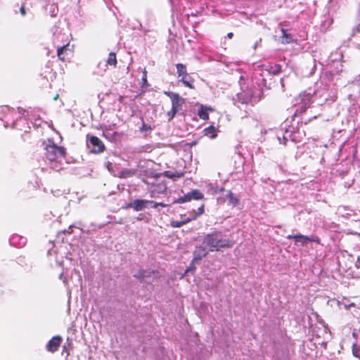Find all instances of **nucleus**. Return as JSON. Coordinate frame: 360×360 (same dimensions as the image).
<instances>
[{
  "instance_id": "obj_1",
  "label": "nucleus",
  "mask_w": 360,
  "mask_h": 360,
  "mask_svg": "<svg viewBox=\"0 0 360 360\" xmlns=\"http://www.w3.org/2000/svg\"><path fill=\"white\" fill-rule=\"evenodd\" d=\"M202 243L210 252L219 251L221 248H230L233 245V243L224 238L222 233L219 231L207 234L204 237Z\"/></svg>"
},
{
  "instance_id": "obj_2",
  "label": "nucleus",
  "mask_w": 360,
  "mask_h": 360,
  "mask_svg": "<svg viewBox=\"0 0 360 360\" xmlns=\"http://www.w3.org/2000/svg\"><path fill=\"white\" fill-rule=\"evenodd\" d=\"M45 150L46 157L51 162L60 161L65 155V148L63 146H58L53 143L47 145Z\"/></svg>"
},
{
  "instance_id": "obj_3",
  "label": "nucleus",
  "mask_w": 360,
  "mask_h": 360,
  "mask_svg": "<svg viewBox=\"0 0 360 360\" xmlns=\"http://www.w3.org/2000/svg\"><path fill=\"white\" fill-rule=\"evenodd\" d=\"M315 102V99L312 94V89H309L308 91H303L296 98L295 105H298L296 112H303L309 107L311 103Z\"/></svg>"
},
{
  "instance_id": "obj_4",
  "label": "nucleus",
  "mask_w": 360,
  "mask_h": 360,
  "mask_svg": "<svg viewBox=\"0 0 360 360\" xmlns=\"http://www.w3.org/2000/svg\"><path fill=\"white\" fill-rule=\"evenodd\" d=\"M303 131L299 129L295 130L294 127H289L285 129L284 132H282V137L283 140V144L286 143L288 140H290L292 142L298 143L302 141Z\"/></svg>"
},
{
  "instance_id": "obj_5",
  "label": "nucleus",
  "mask_w": 360,
  "mask_h": 360,
  "mask_svg": "<svg viewBox=\"0 0 360 360\" xmlns=\"http://www.w3.org/2000/svg\"><path fill=\"white\" fill-rule=\"evenodd\" d=\"M87 146L91 148L92 153L98 154L105 150V145L97 136H91L87 140Z\"/></svg>"
},
{
  "instance_id": "obj_6",
  "label": "nucleus",
  "mask_w": 360,
  "mask_h": 360,
  "mask_svg": "<svg viewBox=\"0 0 360 360\" xmlns=\"http://www.w3.org/2000/svg\"><path fill=\"white\" fill-rule=\"evenodd\" d=\"M153 200L136 199L128 203L125 208H132L136 212L142 211L148 207L152 204Z\"/></svg>"
},
{
  "instance_id": "obj_7",
  "label": "nucleus",
  "mask_w": 360,
  "mask_h": 360,
  "mask_svg": "<svg viewBox=\"0 0 360 360\" xmlns=\"http://www.w3.org/2000/svg\"><path fill=\"white\" fill-rule=\"evenodd\" d=\"M288 239H295V245L300 244L302 246L307 244L309 242L314 241L316 243L320 242V239L317 237H314V236H307L302 234H296V235H288L286 237Z\"/></svg>"
},
{
  "instance_id": "obj_8",
  "label": "nucleus",
  "mask_w": 360,
  "mask_h": 360,
  "mask_svg": "<svg viewBox=\"0 0 360 360\" xmlns=\"http://www.w3.org/2000/svg\"><path fill=\"white\" fill-rule=\"evenodd\" d=\"M167 95L170 97L172 100V117L176 115V113L181 110V107L184 103V99L181 97L178 94L176 93H169Z\"/></svg>"
},
{
  "instance_id": "obj_9",
  "label": "nucleus",
  "mask_w": 360,
  "mask_h": 360,
  "mask_svg": "<svg viewBox=\"0 0 360 360\" xmlns=\"http://www.w3.org/2000/svg\"><path fill=\"white\" fill-rule=\"evenodd\" d=\"M154 273V271L140 269L134 274V276L141 282L150 283L152 282L151 277Z\"/></svg>"
},
{
  "instance_id": "obj_10",
  "label": "nucleus",
  "mask_w": 360,
  "mask_h": 360,
  "mask_svg": "<svg viewBox=\"0 0 360 360\" xmlns=\"http://www.w3.org/2000/svg\"><path fill=\"white\" fill-rule=\"evenodd\" d=\"M209 251L210 250H208V248H207V247L205 245H204L203 243L202 242V244L200 246L196 247V248L193 252V255H194L193 259L194 260L201 259L202 257H205L207 255Z\"/></svg>"
},
{
  "instance_id": "obj_11",
  "label": "nucleus",
  "mask_w": 360,
  "mask_h": 360,
  "mask_svg": "<svg viewBox=\"0 0 360 360\" xmlns=\"http://www.w3.org/2000/svg\"><path fill=\"white\" fill-rule=\"evenodd\" d=\"M62 340V338L60 336L53 337L51 340H50L46 345V349L48 351L54 352H56Z\"/></svg>"
},
{
  "instance_id": "obj_12",
  "label": "nucleus",
  "mask_w": 360,
  "mask_h": 360,
  "mask_svg": "<svg viewBox=\"0 0 360 360\" xmlns=\"http://www.w3.org/2000/svg\"><path fill=\"white\" fill-rule=\"evenodd\" d=\"M9 243L13 246L20 248L25 245L26 238L18 235H13L10 238Z\"/></svg>"
},
{
  "instance_id": "obj_13",
  "label": "nucleus",
  "mask_w": 360,
  "mask_h": 360,
  "mask_svg": "<svg viewBox=\"0 0 360 360\" xmlns=\"http://www.w3.org/2000/svg\"><path fill=\"white\" fill-rule=\"evenodd\" d=\"M262 68L270 75H278L281 72V66L279 64H269L268 65H262Z\"/></svg>"
},
{
  "instance_id": "obj_14",
  "label": "nucleus",
  "mask_w": 360,
  "mask_h": 360,
  "mask_svg": "<svg viewBox=\"0 0 360 360\" xmlns=\"http://www.w3.org/2000/svg\"><path fill=\"white\" fill-rule=\"evenodd\" d=\"M312 94L315 99V101H316L318 97L320 98H323V101H326L328 99L327 91L325 89V87L322 89H318L316 90H312Z\"/></svg>"
},
{
  "instance_id": "obj_15",
  "label": "nucleus",
  "mask_w": 360,
  "mask_h": 360,
  "mask_svg": "<svg viewBox=\"0 0 360 360\" xmlns=\"http://www.w3.org/2000/svg\"><path fill=\"white\" fill-rule=\"evenodd\" d=\"M179 82H181L185 86L188 87L190 89H193V82L194 79L191 77L189 74H187L179 78Z\"/></svg>"
},
{
  "instance_id": "obj_16",
  "label": "nucleus",
  "mask_w": 360,
  "mask_h": 360,
  "mask_svg": "<svg viewBox=\"0 0 360 360\" xmlns=\"http://www.w3.org/2000/svg\"><path fill=\"white\" fill-rule=\"evenodd\" d=\"M338 306L340 308H345V309H349L352 307H354L355 304L351 302L347 298H342L341 300L338 301Z\"/></svg>"
},
{
  "instance_id": "obj_17",
  "label": "nucleus",
  "mask_w": 360,
  "mask_h": 360,
  "mask_svg": "<svg viewBox=\"0 0 360 360\" xmlns=\"http://www.w3.org/2000/svg\"><path fill=\"white\" fill-rule=\"evenodd\" d=\"M282 32V43L289 44L294 41L293 37L291 34L288 33L287 30L284 28L281 29Z\"/></svg>"
},
{
  "instance_id": "obj_18",
  "label": "nucleus",
  "mask_w": 360,
  "mask_h": 360,
  "mask_svg": "<svg viewBox=\"0 0 360 360\" xmlns=\"http://www.w3.org/2000/svg\"><path fill=\"white\" fill-rule=\"evenodd\" d=\"M176 73L178 75V78H180V77L188 74L187 72L186 67L185 65H184L182 63H177L176 65Z\"/></svg>"
},
{
  "instance_id": "obj_19",
  "label": "nucleus",
  "mask_w": 360,
  "mask_h": 360,
  "mask_svg": "<svg viewBox=\"0 0 360 360\" xmlns=\"http://www.w3.org/2000/svg\"><path fill=\"white\" fill-rule=\"evenodd\" d=\"M190 200H200L203 198V194L199 190H193L191 192L188 193Z\"/></svg>"
},
{
  "instance_id": "obj_20",
  "label": "nucleus",
  "mask_w": 360,
  "mask_h": 360,
  "mask_svg": "<svg viewBox=\"0 0 360 360\" xmlns=\"http://www.w3.org/2000/svg\"><path fill=\"white\" fill-rule=\"evenodd\" d=\"M107 65H112L113 67H115L117 65V58L116 55L114 52H110L109 53L108 60H107Z\"/></svg>"
},
{
  "instance_id": "obj_21",
  "label": "nucleus",
  "mask_w": 360,
  "mask_h": 360,
  "mask_svg": "<svg viewBox=\"0 0 360 360\" xmlns=\"http://www.w3.org/2000/svg\"><path fill=\"white\" fill-rule=\"evenodd\" d=\"M205 134L211 139H214L217 136L215 134V127L213 126H210L204 129Z\"/></svg>"
},
{
  "instance_id": "obj_22",
  "label": "nucleus",
  "mask_w": 360,
  "mask_h": 360,
  "mask_svg": "<svg viewBox=\"0 0 360 360\" xmlns=\"http://www.w3.org/2000/svg\"><path fill=\"white\" fill-rule=\"evenodd\" d=\"M352 35L356 38V44L360 49V24L353 30Z\"/></svg>"
},
{
  "instance_id": "obj_23",
  "label": "nucleus",
  "mask_w": 360,
  "mask_h": 360,
  "mask_svg": "<svg viewBox=\"0 0 360 360\" xmlns=\"http://www.w3.org/2000/svg\"><path fill=\"white\" fill-rule=\"evenodd\" d=\"M165 176L169 178V179H174L176 178H180L183 176V173L182 172H172L170 171H166L165 172Z\"/></svg>"
},
{
  "instance_id": "obj_24",
  "label": "nucleus",
  "mask_w": 360,
  "mask_h": 360,
  "mask_svg": "<svg viewBox=\"0 0 360 360\" xmlns=\"http://www.w3.org/2000/svg\"><path fill=\"white\" fill-rule=\"evenodd\" d=\"M198 115L199 117L202 119V120H207L209 118V115H208V112L207 111V109L205 108H204L203 106H202L199 110H198Z\"/></svg>"
},
{
  "instance_id": "obj_25",
  "label": "nucleus",
  "mask_w": 360,
  "mask_h": 360,
  "mask_svg": "<svg viewBox=\"0 0 360 360\" xmlns=\"http://www.w3.org/2000/svg\"><path fill=\"white\" fill-rule=\"evenodd\" d=\"M226 198L229 202L233 205H236L238 202V200L237 199V198L231 191H229V193L226 195Z\"/></svg>"
},
{
  "instance_id": "obj_26",
  "label": "nucleus",
  "mask_w": 360,
  "mask_h": 360,
  "mask_svg": "<svg viewBox=\"0 0 360 360\" xmlns=\"http://www.w3.org/2000/svg\"><path fill=\"white\" fill-rule=\"evenodd\" d=\"M134 174V172L130 169H124L120 172L119 177L126 179L132 176Z\"/></svg>"
},
{
  "instance_id": "obj_27",
  "label": "nucleus",
  "mask_w": 360,
  "mask_h": 360,
  "mask_svg": "<svg viewBox=\"0 0 360 360\" xmlns=\"http://www.w3.org/2000/svg\"><path fill=\"white\" fill-rule=\"evenodd\" d=\"M67 47H68V45H63V46L58 48L57 54H58V58L60 60H65V58L63 56V53L67 49Z\"/></svg>"
},
{
  "instance_id": "obj_28",
  "label": "nucleus",
  "mask_w": 360,
  "mask_h": 360,
  "mask_svg": "<svg viewBox=\"0 0 360 360\" xmlns=\"http://www.w3.org/2000/svg\"><path fill=\"white\" fill-rule=\"evenodd\" d=\"M190 201V198L188 197V193L184 195L182 197H180L174 200L173 203H184L186 202Z\"/></svg>"
},
{
  "instance_id": "obj_29",
  "label": "nucleus",
  "mask_w": 360,
  "mask_h": 360,
  "mask_svg": "<svg viewBox=\"0 0 360 360\" xmlns=\"http://www.w3.org/2000/svg\"><path fill=\"white\" fill-rule=\"evenodd\" d=\"M151 130H152V127H150V125L147 124L143 122L140 128V131L141 132H144V131H150Z\"/></svg>"
},
{
  "instance_id": "obj_30",
  "label": "nucleus",
  "mask_w": 360,
  "mask_h": 360,
  "mask_svg": "<svg viewBox=\"0 0 360 360\" xmlns=\"http://www.w3.org/2000/svg\"><path fill=\"white\" fill-rule=\"evenodd\" d=\"M184 225V222L181 221H172L171 226L173 228H180Z\"/></svg>"
},
{
  "instance_id": "obj_31",
  "label": "nucleus",
  "mask_w": 360,
  "mask_h": 360,
  "mask_svg": "<svg viewBox=\"0 0 360 360\" xmlns=\"http://www.w3.org/2000/svg\"><path fill=\"white\" fill-rule=\"evenodd\" d=\"M203 213H204V205H202L200 207H198V211L193 215L195 217V219H197L198 217L202 215Z\"/></svg>"
},
{
  "instance_id": "obj_32",
  "label": "nucleus",
  "mask_w": 360,
  "mask_h": 360,
  "mask_svg": "<svg viewBox=\"0 0 360 360\" xmlns=\"http://www.w3.org/2000/svg\"><path fill=\"white\" fill-rule=\"evenodd\" d=\"M351 83L354 85L360 86V73L353 79Z\"/></svg>"
},
{
  "instance_id": "obj_33",
  "label": "nucleus",
  "mask_w": 360,
  "mask_h": 360,
  "mask_svg": "<svg viewBox=\"0 0 360 360\" xmlns=\"http://www.w3.org/2000/svg\"><path fill=\"white\" fill-rule=\"evenodd\" d=\"M150 205L153 208H156L158 206H160V207H165L167 206V204H164L162 202H154V201H153V202H152V204H150Z\"/></svg>"
},
{
  "instance_id": "obj_34",
  "label": "nucleus",
  "mask_w": 360,
  "mask_h": 360,
  "mask_svg": "<svg viewBox=\"0 0 360 360\" xmlns=\"http://www.w3.org/2000/svg\"><path fill=\"white\" fill-rule=\"evenodd\" d=\"M195 219H196L194 215H193V217H185L181 221L184 222V224H186L193 220H195Z\"/></svg>"
},
{
  "instance_id": "obj_35",
  "label": "nucleus",
  "mask_w": 360,
  "mask_h": 360,
  "mask_svg": "<svg viewBox=\"0 0 360 360\" xmlns=\"http://www.w3.org/2000/svg\"><path fill=\"white\" fill-rule=\"evenodd\" d=\"M105 166L107 167V169H108L109 172H110L111 173H112V168H113V164L110 162H107L105 163Z\"/></svg>"
},
{
  "instance_id": "obj_36",
  "label": "nucleus",
  "mask_w": 360,
  "mask_h": 360,
  "mask_svg": "<svg viewBox=\"0 0 360 360\" xmlns=\"http://www.w3.org/2000/svg\"><path fill=\"white\" fill-rule=\"evenodd\" d=\"M352 351H353V354H354V355L355 356H356V357H358V358H359V359H360V354H359V353H358V351H357V349H356V345H354V346H353V349H352Z\"/></svg>"
},
{
  "instance_id": "obj_37",
  "label": "nucleus",
  "mask_w": 360,
  "mask_h": 360,
  "mask_svg": "<svg viewBox=\"0 0 360 360\" xmlns=\"http://www.w3.org/2000/svg\"><path fill=\"white\" fill-rule=\"evenodd\" d=\"M20 13L22 14V15H23V16H24V15H25V14H26V11H25V7H24L23 6H22L20 7Z\"/></svg>"
},
{
  "instance_id": "obj_38",
  "label": "nucleus",
  "mask_w": 360,
  "mask_h": 360,
  "mask_svg": "<svg viewBox=\"0 0 360 360\" xmlns=\"http://www.w3.org/2000/svg\"><path fill=\"white\" fill-rule=\"evenodd\" d=\"M142 80H143V82L144 83L147 82V80H146V70H144L143 72Z\"/></svg>"
},
{
  "instance_id": "obj_39",
  "label": "nucleus",
  "mask_w": 360,
  "mask_h": 360,
  "mask_svg": "<svg viewBox=\"0 0 360 360\" xmlns=\"http://www.w3.org/2000/svg\"><path fill=\"white\" fill-rule=\"evenodd\" d=\"M355 265L357 269H360V257H358Z\"/></svg>"
},
{
  "instance_id": "obj_40",
  "label": "nucleus",
  "mask_w": 360,
  "mask_h": 360,
  "mask_svg": "<svg viewBox=\"0 0 360 360\" xmlns=\"http://www.w3.org/2000/svg\"><path fill=\"white\" fill-rule=\"evenodd\" d=\"M59 278L60 280H63V283H66V279L63 278V274H60V276H59Z\"/></svg>"
},
{
  "instance_id": "obj_41",
  "label": "nucleus",
  "mask_w": 360,
  "mask_h": 360,
  "mask_svg": "<svg viewBox=\"0 0 360 360\" xmlns=\"http://www.w3.org/2000/svg\"><path fill=\"white\" fill-rule=\"evenodd\" d=\"M18 110L19 113H20L22 115H23L24 112H25V110L21 108H18Z\"/></svg>"
},
{
  "instance_id": "obj_42",
  "label": "nucleus",
  "mask_w": 360,
  "mask_h": 360,
  "mask_svg": "<svg viewBox=\"0 0 360 360\" xmlns=\"http://www.w3.org/2000/svg\"><path fill=\"white\" fill-rule=\"evenodd\" d=\"M167 115H168V116L169 117V119H172V118H173V117H172V108L171 109V110H170V111H169V112H167Z\"/></svg>"
},
{
  "instance_id": "obj_43",
  "label": "nucleus",
  "mask_w": 360,
  "mask_h": 360,
  "mask_svg": "<svg viewBox=\"0 0 360 360\" xmlns=\"http://www.w3.org/2000/svg\"><path fill=\"white\" fill-rule=\"evenodd\" d=\"M196 213V211L195 210H193L192 212H191L189 213V217H193V215Z\"/></svg>"
},
{
  "instance_id": "obj_44",
  "label": "nucleus",
  "mask_w": 360,
  "mask_h": 360,
  "mask_svg": "<svg viewBox=\"0 0 360 360\" xmlns=\"http://www.w3.org/2000/svg\"><path fill=\"white\" fill-rule=\"evenodd\" d=\"M233 36V34L232 32H229L227 34L228 38L231 39Z\"/></svg>"
},
{
  "instance_id": "obj_45",
  "label": "nucleus",
  "mask_w": 360,
  "mask_h": 360,
  "mask_svg": "<svg viewBox=\"0 0 360 360\" xmlns=\"http://www.w3.org/2000/svg\"><path fill=\"white\" fill-rule=\"evenodd\" d=\"M277 138H278V139L279 142H280V143H281V136H280L278 134L277 135Z\"/></svg>"
},
{
  "instance_id": "obj_46",
  "label": "nucleus",
  "mask_w": 360,
  "mask_h": 360,
  "mask_svg": "<svg viewBox=\"0 0 360 360\" xmlns=\"http://www.w3.org/2000/svg\"><path fill=\"white\" fill-rule=\"evenodd\" d=\"M58 94H56V95L55 96V97H54V100H57V99H58Z\"/></svg>"
},
{
  "instance_id": "obj_47",
  "label": "nucleus",
  "mask_w": 360,
  "mask_h": 360,
  "mask_svg": "<svg viewBox=\"0 0 360 360\" xmlns=\"http://www.w3.org/2000/svg\"><path fill=\"white\" fill-rule=\"evenodd\" d=\"M356 349H357L358 353H359V354H360V348H359V347H356Z\"/></svg>"
},
{
  "instance_id": "obj_48",
  "label": "nucleus",
  "mask_w": 360,
  "mask_h": 360,
  "mask_svg": "<svg viewBox=\"0 0 360 360\" xmlns=\"http://www.w3.org/2000/svg\"><path fill=\"white\" fill-rule=\"evenodd\" d=\"M283 79H281V82L282 86H283Z\"/></svg>"
}]
</instances>
